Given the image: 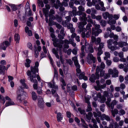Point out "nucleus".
Here are the masks:
<instances>
[{
    "instance_id": "f257e3e1",
    "label": "nucleus",
    "mask_w": 128,
    "mask_h": 128,
    "mask_svg": "<svg viewBox=\"0 0 128 128\" xmlns=\"http://www.w3.org/2000/svg\"><path fill=\"white\" fill-rule=\"evenodd\" d=\"M38 62H36L34 66L30 67V70L26 72V74L29 76L31 82H34L33 88L34 90H38V80H36V72L38 73Z\"/></svg>"
},
{
    "instance_id": "f03ea898",
    "label": "nucleus",
    "mask_w": 128,
    "mask_h": 128,
    "mask_svg": "<svg viewBox=\"0 0 128 128\" xmlns=\"http://www.w3.org/2000/svg\"><path fill=\"white\" fill-rule=\"evenodd\" d=\"M94 115L95 118H96V120H97V122L98 124H100V118H101V120H106L107 122H110V126H112L114 124V120L110 118V117L108 115H106L105 114H103L102 115V113L100 112H94Z\"/></svg>"
},
{
    "instance_id": "7ed1b4c3",
    "label": "nucleus",
    "mask_w": 128,
    "mask_h": 128,
    "mask_svg": "<svg viewBox=\"0 0 128 128\" xmlns=\"http://www.w3.org/2000/svg\"><path fill=\"white\" fill-rule=\"evenodd\" d=\"M72 60L74 62V64L76 68V75L78 76L80 80H88V77L84 76V72H82L80 70V65L78 64V57L74 56L72 58Z\"/></svg>"
},
{
    "instance_id": "20e7f679",
    "label": "nucleus",
    "mask_w": 128,
    "mask_h": 128,
    "mask_svg": "<svg viewBox=\"0 0 128 128\" xmlns=\"http://www.w3.org/2000/svg\"><path fill=\"white\" fill-rule=\"evenodd\" d=\"M86 20L88 22H90V24H92L94 26V28H92V34L95 36H98L102 32V30H100V26L97 24L96 22H94L90 15L88 16Z\"/></svg>"
},
{
    "instance_id": "39448f33",
    "label": "nucleus",
    "mask_w": 128,
    "mask_h": 128,
    "mask_svg": "<svg viewBox=\"0 0 128 128\" xmlns=\"http://www.w3.org/2000/svg\"><path fill=\"white\" fill-rule=\"evenodd\" d=\"M54 43L53 44L55 48H58L60 50L62 48V44H64V48H68L70 46L68 44L70 43V39L69 40H58V39H53L52 40Z\"/></svg>"
},
{
    "instance_id": "423d86ee",
    "label": "nucleus",
    "mask_w": 128,
    "mask_h": 128,
    "mask_svg": "<svg viewBox=\"0 0 128 128\" xmlns=\"http://www.w3.org/2000/svg\"><path fill=\"white\" fill-rule=\"evenodd\" d=\"M100 76H104L106 71L102 70H100V67L98 66L96 70V72L94 74H92L90 78V80L91 82H94L96 80H98L100 78Z\"/></svg>"
},
{
    "instance_id": "0eeeda50",
    "label": "nucleus",
    "mask_w": 128,
    "mask_h": 128,
    "mask_svg": "<svg viewBox=\"0 0 128 128\" xmlns=\"http://www.w3.org/2000/svg\"><path fill=\"white\" fill-rule=\"evenodd\" d=\"M110 74L112 75V78H118V70L116 68H114L113 70L110 68L108 70V73H105L103 77L105 80H106L110 78Z\"/></svg>"
},
{
    "instance_id": "6e6552de",
    "label": "nucleus",
    "mask_w": 128,
    "mask_h": 128,
    "mask_svg": "<svg viewBox=\"0 0 128 128\" xmlns=\"http://www.w3.org/2000/svg\"><path fill=\"white\" fill-rule=\"evenodd\" d=\"M17 100L20 102H22V100H26V98L28 96V94L26 92L24 91V89L22 87H20V88L18 89L17 91Z\"/></svg>"
},
{
    "instance_id": "1a4fd4ad",
    "label": "nucleus",
    "mask_w": 128,
    "mask_h": 128,
    "mask_svg": "<svg viewBox=\"0 0 128 128\" xmlns=\"http://www.w3.org/2000/svg\"><path fill=\"white\" fill-rule=\"evenodd\" d=\"M108 47L110 50L112 51L116 50H118L120 48L116 46H118V42L114 41L112 39H110L107 40Z\"/></svg>"
},
{
    "instance_id": "9d476101",
    "label": "nucleus",
    "mask_w": 128,
    "mask_h": 128,
    "mask_svg": "<svg viewBox=\"0 0 128 128\" xmlns=\"http://www.w3.org/2000/svg\"><path fill=\"white\" fill-rule=\"evenodd\" d=\"M68 6V2H62V3H60V0H57L56 4H54L55 8L58 10L60 8V12H64V7L62 6Z\"/></svg>"
},
{
    "instance_id": "9b49d317",
    "label": "nucleus",
    "mask_w": 128,
    "mask_h": 128,
    "mask_svg": "<svg viewBox=\"0 0 128 128\" xmlns=\"http://www.w3.org/2000/svg\"><path fill=\"white\" fill-rule=\"evenodd\" d=\"M6 70V66L0 65V74H2V76H0V80H4L6 78V76H4Z\"/></svg>"
},
{
    "instance_id": "f8f14e48",
    "label": "nucleus",
    "mask_w": 128,
    "mask_h": 128,
    "mask_svg": "<svg viewBox=\"0 0 128 128\" xmlns=\"http://www.w3.org/2000/svg\"><path fill=\"white\" fill-rule=\"evenodd\" d=\"M38 104L39 108H41V110H44V98L40 96H38Z\"/></svg>"
},
{
    "instance_id": "ddd939ff",
    "label": "nucleus",
    "mask_w": 128,
    "mask_h": 128,
    "mask_svg": "<svg viewBox=\"0 0 128 128\" xmlns=\"http://www.w3.org/2000/svg\"><path fill=\"white\" fill-rule=\"evenodd\" d=\"M84 50L86 52H90V54H92L94 52L92 46L88 42H86L85 44Z\"/></svg>"
},
{
    "instance_id": "4468645a",
    "label": "nucleus",
    "mask_w": 128,
    "mask_h": 128,
    "mask_svg": "<svg viewBox=\"0 0 128 128\" xmlns=\"http://www.w3.org/2000/svg\"><path fill=\"white\" fill-rule=\"evenodd\" d=\"M10 43L8 41L5 40L2 43L0 44V48L1 50H6L8 46H10Z\"/></svg>"
},
{
    "instance_id": "2eb2a0df",
    "label": "nucleus",
    "mask_w": 128,
    "mask_h": 128,
    "mask_svg": "<svg viewBox=\"0 0 128 128\" xmlns=\"http://www.w3.org/2000/svg\"><path fill=\"white\" fill-rule=\"evenodd\" d=\"M104 48V44L102 42H101L99 44V46L97 50L96 49V52L98 50V56H102L103 54L102 48Z\"/></svg>"
},
{
    "instance_id": "dca6fc26",
    "label": "nucleus",
    "mask_w": 128,
    "mask_h": 128,
    "mask_svg": "<svg viewBox=\"0 0 128 128\" xmlns=\"http://www.w3.org/2000/svg\"><path fill=\"white\" fill-rule=\"evenodd\" d=\"M88 62L90 64H96V58L94 56V55L92 54H88Z\"/></svg>"
},
{
    "instance_id": "f3484780",
    "label": "nucleus",
    "mask_w": 128,
    "mask_h": 128,
    "mask_svg": "<svg viewBox=\"0 0 128 128\" xmlns=\"http://www.w3.org/2000/svg\"><path fill=\"white\" fill-rule=\"evenodd\" d=\"M86 24H88V22H86V21L82 22L79 23L78 28H80V30H82V32H84H84H86V28H84V26H86Z\"/></svg>"
},
{
    "instance_id": "a211bd4d",
    "label": "nucleus",
    "mask_w": 128,
    "mask_h": 128,
    "mask_svg": "<svg viewBox=\"0 0 128 128\" xmlns=\"http://www.w3.org/2000/svg\"><path fill=\"white\" fill-rule=\"evenodd\" d=\"M78 16H80L79 18V20L81 22H86L88 20V18H86V14L84 12V13H80L78 14Z\"/></svg>"
},
{
    "instance_id": "6ab92c4d",
    "label": "nucleus",
    "mask_w": 128,
    "mask_h": 128,
    "mask_svg": "<svg viewBox=\"0 0 128 128\" xmlns=\"http://www.w3.org/2000/svg\"><path fill=\"white\" fill-rule=\"evenodd\" d=\"M52 94L53 96H54V98H56V100L57 102H60V96H58V94H56V90L54 89H52Z\"/></svg>"
},
{
    "instance_id": "aec40b11",
    "label": "nucleus",
    "mask_w": 128,
    "mask_h": 128,
    "mask_svg": "<svg viewBox=\"0 0 128 128\" xmlns=\"http://www.w3.org/2000/svg\"><path fill=\"white\" fill-rule=\"evenodd\" d=\"M102 16L104 20H107L108 18V20H112V14H110L108 12H104L102 14Z\"/></svg>"
},
{
    "instance_id": "412c9836",
    "label": "nucleus",
    "mask_w": 128,
    "mask_h": 128,
    "mask_svg": "<svg viewBox=\"0 0 128 128\" xmlns=\"http://www.w3.org/2000/svg\"><path fill=\"white\" fill-rule=\"evenodd\" d=\"M43 14H44L46 16V22L47 24H48V10L44 8L42 9Z\"/></svg>"
},
{
    "instance_id": "4be33fe9",
    "label": "nucleus",
    "mask_w": 128,
    "mask_h": 128,
    "mask_svg": "<svg viewBox=\"0 0 128 128\" xmlns=\"http://www.w3.org/2000/svg\"><path fill=\"white\" fill-rule=\"evenodd\" d=\"M55 114H56V118L58 122H62L64 118V116L62 113L60 112H55Z\"/></svg>"
},
{
    "instance_id": "5701e85b",
    "label": "nucleus",
    "mask_w": 128,
    "mask_h": 128,
    "mask_svg": "<svg viewBox=\"0 0 128 128\" xmlns=\"http://www.w3.org/2000/svg\"><path fill=\"white\" fill-rule=\"evenodd\" d=\"M126 65V66H124V64H120L118 65V68H124V70L125 72H128V64L126 63V64H124Z\"/></svg>"
},
{
    "instance_id": "b1692460",
    "label": "nucleus",
    "mask_w": 128,
    "mask_h": 128,
    "mask_svg": "<svg viewBox=\"0 0 128 128\" xmlns=\"http://www.w3.org/2000/svg\"><path fill=\"white\" fill-rule=\"evenodd\" d=\"M6 100H8V102L12 100V99H10V98L9 96H6L4 98V96L0 94V100L3 101V104H6Z\"/></svg>"
},
{
    "instance_id": "393cba45",
    "label": "nucleus",
    "mask_w": 128,
    "mask_h": 128,
    "mask_svg": "<svg viewBox=\"0 0 128 128\" xmlns=\"http://www.w3.org/2000/svg\"><path fill=\"white\" fill-rule=\"evenodd\" d=\"M100 38H98V39L96 37L92 36V42H95L96 44H100Z\"/></svg>"
},
{
    "instance_id": "a878e982",
    "label": "nucleus",
    "mask_w": 128,
    "mask_h": 128,
    "mask_svg": "<svg viewBox=\"0 0 128 128\" xmlns=\"http://www.w3.org/2000/svg\"><path fill=\"white\" fill-rule=\"evenodd\" d=\"M72 12H69V14L70 16H76L78 14H76V7L73 8Z\"/></svg>"
},
{
    "instance_id": "bb28decb",
    "label": "nucleus",
    "mask_w": 128,
    "mask_h": 128,
    "mask_svg": "<svg viewBox=\"0 0 128 128\" xmlns=\"http://www.w3.org/2000/svg\"><path fill=\"white\" fill-rule=\"evenodd\" d=\"M92 34V30H89L88 31L86 34L84 32H82V38H90V34Z\"/></svg>"
},
{
    "instance_id": "cd10ccee",
    "label": "nucleus",
    "mask_w": 128,
    "mask_h": 128,
    "mask_svg": "<svg viewBox=\"0 0 128 128\" xmlns=\"http://www.w3.org/2000/svg\"><path fill=\"white\" fill-rule=\"evenodd\" d=\"M48 86L49 88H54V90H58V86L56 85V83L54 82L48 83Z\"/></svg>"
},
{
    "instance_id": "c85d7f7f",
    "label": "nucleus",
    "mask_w": 128,
    "mask_h": 128,
    "mask_svg": "<svg viewBox=\"0 0 128 128\" xmlns=\"http://www.w3.org/2000/svg\"><path fill=\"white\" fill-rule=\"evenodd\" d=\"M70 32L72 34V35L70 36V38H74L76 36V29L74 28H72L70 29Z\"/></svg>"
},
{
    "instance_id": "c756f323",
    "label": "nucleus",
    "mask_w": 128,
    "mask_h": 128,
    "mask_svg": "<svg viewBox=\"0 0 128 128\" xmlns=\"http://www.w3.org/2000/svg\"><path fill=\"white\" fill-rule=\"evenodd\" d=\"M92 113L89 112L88 114H86V120L88 122H90L92 120Z\"/></svg>"
},
{
    "instance_id": "7c9ffc66",
    "label": "nucleus",
    "mask_w": 128,
    "mask_h": 128,
    "mask_svg": "<svg viewBox=\"0 0 128 128\" xmlns=\"http://www.w3.org/2000/svg\"><path fill=\"white\" fill-rule=\"evenodd\" d=\"M118 56L120 58V62H126V60L124 58V52H120L118 54Z\"/></svg>"
},
{
    "instance_id": "2f4dec72",
    "label": "nucleus",
    "mask_w": 128,
    "mask_h": 128,
    "mask_svg": "<svg viewBox=\"0 0 128 128\" xmlns=\"http://www.w3.org/2000/svg\"><path fill=\"white\" fill-rule=\"evenodd\" d=\"M104 98H114V95L112 93L108 94V91H104Z\"/></svg>"
},
{
    "instance_id": "473e14b6",
    "label": "nucleus",
    "mask_w": 128,
    "mask_h": 128,
    "mask_svg": "<svg viewBox=\"0 0 128 128\" xmlns=\"http://www.w3.org/2000/svg\"><path fill=\"white\" fill-rule=\"evenodd\" d=\"M20 82L22 84V85L23 86V88H28V85H26V80L24 79L21 80H20Z\"/></svg>"
},
{
    "instance_id": "72a5a7b5",
    "label": "nucleus",
    "mask_w": 128,
    "mask_h": 128,
    "mask_svg": "<svg viewBox=\"0 0 128 128\" xmlns=\"http://www.w3.org/2000/svg\"><path fill=\"white\" fill-rule=\"evenodd\" d=\"M52 52L54 54L55 56L58 58V60H60V56H58V49L56 48H52Z\"/></svg>"
},
{
    "instance_id": "f704fd0d",
    "label": "nucleus",
    "mask_w": 128,
    "mask_h": 128,
    "mask_svg": "<svg viewBox=\"0 0 128 128\" xmlns=\"http://www.w3.org/2000/svg\"><path fill=\"white\" fill-rule=\"evenodd\" d=\"M25 32L26 34H28L29 36H32V30H30V28H28V26L25 28Z\"/></svg>"
},
{
    "instance_id": "c9c22d12",
    "label": "nucleus",
    "mask_w": 128,
    "mask_h": 128,
    "mask_svg": "<svg viewBox=\"0 0 128 128\" xmlns=\"http://www.w3.org/2000/svg\"><path fill=\"white\" fill-rule=\"evenodd\" d=\"M48 16L50 18L48 24H49V26H50V24H52V20H56V17H55L54 16L50 14H49Z\"/></svg>"
},
{
    "instance_id": "e433bc0d",
    "label": "nucleus",
    "mask_w": 128,
    "mask_h": 128,
    "mask_svg": "<svg viewBox=\"0 0 128 128\" xmlns=\"http://www.w3.org/2000/svg\"><path fill=\"white\" fill-rule=\"evenodd\" d=\"M98 2H99V4L101 6V10L102 12H106V8H104V2H102L101 0H98Z\"/></svg>"
},
{
    "instance_id": "4c0bfd02",
    "label": "nucleus",
    "mask_w": 128,
    "mask_h": 128,
    "mask_svg": "<svg viewBox=\"0 0 128 128\" xmlns=\"http://www.w3.org/2000/svg\"><path fill=\"white\" fill-rule=\"evenodd\" d=\"M118 44L120 48H123V46H128V44L126 43V42H118Z\"/></svg>"
},
{
    "instance_id": "58836bf2",
    "label": "nucleus",
    "mask_w": 128,
    "mask_h": 128,
    "mask_svg": "<svg viewBox=\"0 0 128 128\" xmlns=\"http://www.w3.org/2000/svg\"><path fill=\"white\" fill-rule=\"evenodd\" d=\"M14 38L15 42H16V44H18L20 42V34H15Z\"/></svg>"
},
{
    "instance_id": "ea45409f",
    "label": "nucleus",
    "mask_w": 128,
    "mask_h": 128,
    "mask_svg": "<svg viewBox=\"0 0 128 128\" xmlns=\"http://www.w3.org/2000/svg\"><path fill=\"white\" fill-rule=\"evenodd\" d=\"M82 53L80 54V58H82L84 56H86V53L84 52V46H82L81 48Z\"/></svg>"
},
{
    "instance_id": "a19ab883",
    "label": "nucleus",
    "mask_w": 128,
    "mask_h": 128,
    "mask_svg": "<svg viewBox=\"0 0 128 128\" xmlns=\"http://www.w3.org/2000/svg\"><path fill=\"white\" fill-rule=\"evenodd\" d=\"M110 128H120V126L118 122H115L113 123L112 125H110Z\"/></svg>"
},
{
    "instance_id": "79ce46f5",
    "label": "nucleus",
    "mask_w": 128,
    "mask_h": 128,
    "mask_svg": "<svg viewBox=\"0 0 128 128\" xmlns=\"http://www.w3.org/2000/svg\"><path fill=\"white\" fill-rule=\"evenodd\" d=\"M26 62L25 63V66L26 68H30V62H32V60L28 58H27L26 60Z\"/></svg>"
},
{
    "instance_id": "37998d69",
    "label": "nucleus",
    "mask_w": 128,
    "mask_h": 128,
    "mask_svg": "<svg viewBox=\"0 0 128 128\" xmlns=\"http://www.w3.org/2000/svg\"><path fill=\"white\" fill-rule=\"evenodd\" d=\"M74 38H70L69 39V42H70V44H72V46H76V42H74Z\"/></svg>"
},
{
    "instance_id": "c03bdc74",
    "label": "nucleus",
    "mask_w": 128,
    "mask_h": 128,
    "mask_svg": "<svg viewBox=\"0 0 128 128\" xmlns=\"http://www.w3.org/2000/svg\"><path fill=\"white\" fill-rule=\"evenodd\" d=\"M32 96L33 100H38V96H36V94L34 92H32Z\"/></svg>"
},
{
    "instance_id": "a18cd8bd",
    "label": "nucleus",
    "mask_w": 128,
    "mask_h": 128,
    "mask_svg": "<svg viewBox=\"0 0 128 128\" xmlns=\"http://www.w3.org/2000/svg\"><path fill=\"white\" fill-rule=\"evenodd\" d=\"M105 56L104 57V60H106L108 58H110V54L109 52H105L104 53Z\"/></svg>"
},
{
    "instance_id": "49530a36",
    "label": "nucleus",
    "mask_w": 128,
    "mask_h": 128,
    "mask_svg": "<svg viewBox=\"0 0 128 128\" xmlns=\"http://www.w3.org/2000/svg\"><path fill=\"white\" fill-rule=\"evenodd\" d=\"M60 82L62 83V84H61V86H62V89L64 90H65L64 86H66V82H64V78H62L60 79Z\"/></svg>"
},
{
    "instance_id": "de8ad7c7",
    "label": "nucleus",
    "mask_w": 128,
    "mask_h": 128,
    "mask_svg": "<svg viewBox=\"0 0 128 128\" xmlns=\"http://www.w3.org/2000/svg\"><path fill=\"white\" fill-rule=\"evenodd\" d=\"M9 6H10V8L12 9V10H13V12H16V10H18V7L16 6L14 4H10Z\"/></svg>"
},
{
    "instance_id": "09e8293b",
    "label": "nucleus",
    "mask_w": 128,
    "mask_h": 128,
    "mask_svg": "<svg viewBox=\"0 0 128 128\" xmlns=\"http://www.w3.org/2000/svg\"><path fill=\"white\" fill-rule=\"evenodd\" d=\"M36 44L38 46V48H37L38 50V52H40V50H42V46H40V40H37L36 41Z\"/></svg>"
},
{
    "instance_id": "8fccbe9b",
    "label": "nucleus",
    "mask_w": 128,
    "mask_h": 128,
    "mask_svg": "<svg viewBox=\"0 0 128 128\" xmlns=\"http://www.w3.org/2000/svg\"><path fill=\"white\" fill-rule=\"evenodd\" d=\"M112 116L114 118V116H116V114H118V109H114V110H112Z\"/></svg>"
},
{
    "instance_id": "3c124183",
    "label": "nucleus",
    "mask_w": 128,
    "mask_h": 128,
    "mask_svg": "<svg viewBox=\"0 0 128 128\" xmlns=\"http://www.w3.org/2000/svg\"><path fill=\"white\" fill-rule=\"evenodd\" d=\"M112 19H109L108 21V24H110V26L116 24V20H112Z\"/></svg>"
},
{
    "instance_id": "603ef678",
    "label": "nucleus",
    "mask_w": 128,
    "mask_h": 128,
    "mask_svg": "<svg viewBox=\"0 0 128 128\" xmlns=\"http://www.w3.org/2000/svg\"><path fill=\"white\" fill-rule=\"evenodd\" d=\"M14 102L10 100L6 102V106H14Z\"/></svg>"
},
{
    "instance_id": "864d4df0",
    "label": "nucleus",
    "mask_w": 128,
    "mask_h": 128,
    "mask_svg": "<svg viewBox=\"0 0 128 128\" xmlns=\"http://www.w3.org/2000/svg\"><path fill=\"white\" fill-rule=\"evenodd\" d=\"M118 102L116 100H114L113 101H112L110 105L112 110H113L114 108V106H116Z\"/></svg>"
},
{
    "instance_id": "5fc2aeb1",
    "label": "nucleus",
    "mask_w": 128,
    "mask_h": 128,
    "mask_svg": "<svg viewBox=\"0 0 128 128\" xmlns=\"http://www.w3.org/2000/svg\"><path fill=\"white\" fill-rule=\"evenodd\" d=\"M90 96H87L85 97V102L88 104H90Z\"/></svg>"
},
{
    "instance_id": "6e6d98bb",
    "label": "nucleus",
    "mask_w": 128,
    "mask_h": 128,
    "mask_svg": "<svg viewBox=\"0 0 128 128\" xmlns=\"http://www.w3.org/2000/svg\"><path fill=\"white\" fill-rule=\"evenodd\" d=\"M96 82L97 84V86H94V88L96 90H100V82L98 81H96Z\"/></svg>"
},
{
    "instance_id": "4d7b16f0",
    "label": "nucleus",
    "mask_w": 128,
    "mask_h": 128,
    "mask_svg": "<svg viewBox=\"0 0 128 128\" xmlns=\"http://www.w3.org/2000/svg\"><path fill=\"white\" fill-rule=\"evenodd\" d=\"M74 3L72 2H70L68 3V6L70 8H76V6H74Z\"/></svg>"
},
{
    "instance_id": "13d9d810",
    "label": "nucleus",
    "mask_w": 128,
    "mask_h": 128,
    "mask_svg": "<svg viewBox=\"0 0 128 128\" xmlns=\"http://www.w3.org/2000/svg\"><path fill=\"white\" fill-rule=\"evenodd\" d=\"M34 48H35V50H34V52H35V54H34L35 56H36V58H38V52H40V51H38V50H36V45L34 46Z\"/></svg>"
},
{
    "instance_id": "bf43d9fd",
    "label": "nucleus",
    "mask_w": 128,
    "mask_h": 128,
    "mask_svg": "<svg viewBox=\"0 0 128 128\" xmlns=\"http://www.w3.org/2000/svg\"><path fill=\"white\" fill-rule=\"evenodd\" d=\"M38 4L39 6H40L41 8H44V2L41 0H38Z\"/></svg>"
},
{
    "instance_id": "052dcab7",
    "label": "nucleus",
    "mask_w": 128,
    "mask_h": 128,
    "mask_svg": "<svg viewBox=\"0 0 128 128\" xmlns=\"http://www.w3.org/2000/svg\"><path fill=\"white\" fill-rule=\"evenodd\" d=\"M92 106H90V104H88L86 112H92Z\"/></svg>"
},
{
    "instance_id": "680f3d73",
    "label": "nucleus",
    "mask_w": 128,
    "mask_h": 128,
    "mask_svg": "<svg viewBox=\"0 0 128 128\" xmlns=\"http://www.w3.org/2000/svg\"><path fill=\"white\" fill-rule=\"evenodd\" d=\"M78 112H80V114H86V111L84 110H82L80 108H78Z\"/></svg>"
},
{
    "instance_id": "e2e57ef3",
    "label": "nucleus",
    "mask_w": 128,
    "mask_h": 128,
    "mask_svg": "<svg viewBox=\"0 0 128 128\" xmlns=\"http://www.w3.org/2000/svg\"><path fill=\"white\" fill-rule=\"evenodd\" d=\"M78 10H79V12H84V6H80L78 7Z\"/></svg>"
},
{
    "instance_id": "0e129e2a",
    "label": "nucleus",
    "mask_w": 128,
    "mask_h": 128,
    "mask_svg": "<svg viewBox=\"0 0 128 128\" xmlns=\"http://www.w3.org/2000/svg\"><path fill=\"white\" fill-rule=\"evenodd\" d=\"M54 78H58V70L56 68H54Z\"/></svg>"
},
{
    "instance_id": "69168bd1",
    "label": "nucleus",
    "mask_w": 128,
    "mask_h": 128,
    "mask_svg": "<svg viewBox=\"0 0 128 128\" xmlns=\"http://www.w3.org/2000/svg\"><path fill=\"white\" fill-rule=\"evenodd\" d=\"M100 23L102 26H106V22L104 20H102Z\"/></svg>"
},
{
    "instance_id": "338daca9",
    "label": "nucleus",
    "mask_w": 128,
    "mask_h": 128,
    "mask_svg": "<svg viewBox=\"0 0 128 128\" xmlns=\"http://www.w3.org/2000/svg\"><path fill=\"white\" fill-rule=\"evenodd\" d=\"M120 116H124V114H126V111L124 110L121 109L119 112Z\"/></svg>"
},
{
    "instance_id": "774afa93",
    "label": "nucleus",
    "mask_w": 128,
    "mask_h": 128,
    "mask_svg": "<svg viewBox=\"0 0 128 128\" xmlns=\"http://www.w3.org/2000/svg\"><path fill=\"white\" fill-rule=\"evenodd\" d=\"M92 26V24H88L86 26V30H90V28Z\"/></svg>"
}]
</instances>
